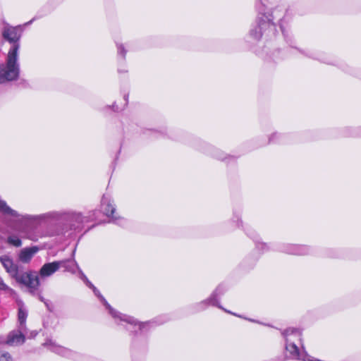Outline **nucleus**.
I'll list each match as a JSON object with an SVG mask.
<instances>
[{"label": "nucleus", "mask_w": 361, "mask_h": 361, "mask_svg": "<svg viewBox=\"0 0 361 361\" xmlns=\"http://www.w3.org/2000/svg\"><path fill=\"white\" fill-rule=\"evenodd\" d=\"M277 136H278V134H277L276 133H273V134L271 135V137H269V142H274V138L275 137H277Z\"/></svg>", "instance_id": "obj_24"}, {"label": "nucleus", "mask_w": 361, "mask_h": 361, "mask_svg": "<svg viewBox=\"0 0 361 361\" xmlns=\"http://www.w3.org/2000/svg\"><path fill=\"white\" fill-rule=\"evenodd\" d=\"M47 345H48L49 349L61 356L68 358H75L76 355L75 353H74L73 351L68 348H66L63 346L58 345L52 341H49V343H47Z\"/></svg>", "instance_id": "obj_10"}, {"label": "nucleus", "mask_w": 361, "mask_h": 361, "mask_svg": "<svg viewBox=\"0 0 361 361\" xmlns=\"http://www.w3.org/2000/svg\"><path fill=\"white\" fill-rule=\"evenodd\" d=\"M66 262L62 267H64L66 271H74V268H78L77 263L75 261L65 260Z\"/></svg>", "instance_id": "obj_18"}, {"label": "nucleus", "mask_w": 361, "mask_h": 361, "mask_svg": "<svg viewBox=\"0 0 361 361\" xmlns=\"http://www.w3.org/2000/svg\"><path fill=\"white\" fill-rule=\"evenodd\" d=\"M20 44L12 45L9 49L6 63L0 66V82H5L18 80L20 75V63L18 54Z\"/></svg>", "instance_id": "obj_1"}, {"label": "nucleus", "mask_w": 361, "mask_h": 361, "mask_svg": "<svg viewBox=\"0 0 361 361\" xmlns=\"http://www.w3.org/2000/svg\"><path fill=\"white\" fill-rule=\"evenodd\" d=\"M0 262L6 272L8 273L12 278L16 279L19 274L18 266L13 263L12 259L7 255H3L0 257Z\"/></svg>", "instance_id": "obj_9"}, {"label": "nucleus", "mask_w": 361, "mask_h": 361, "mask_svg": "<svg viewBox=\"0 0 361 361\" xmlns=\"http://www.w3.org/2000/svg\"><path fill=\"white\" fill-rule=\"evenodd\" d=\"M7 242L15 247H20L22 245L20 239L16 235L9 236L7 239Z\"/></svg>", "instance_id": "obj_17"}, {"label": "nucleus", "mask_w": 361, "mask_h": 361, "mask_svg": "<svg viewBox=\"0 0 361 361\" xmlns=\"http://www.w3.org/2000/svg\"><path fill=\"white\" fill-rule=\"evenodd\" d=\"M93 292L94 294L101 299L104 305L106 306V307L109 310V313L111 314V316L115 318L118 319L120 322H126L128 324L133 325L135 327L137 326V328L141 330L145 326H148L149 324V322H138L136 319H135L133 317L122 314L119 312H117L116 310H114L110 305L107 302V301L103 298V296L100 294L99 291L97 289L96 287H93L92 288ZM122 324L121 323H120Z\"/></svg>", "instance_id": "obj_3"}, {"label": "nucleus", "mask_w": 361, "mask_h": 361, "mask_svg": "<svg viewBox=\"0 0 361 361\" xmlns=\"http://www.w3.org/2000/svg\"><path fill=\"white\" fill-rule=\"evenodd\" d=\"M32 21H33V20H31L29 22H27L25 25H30V23H32Z\"/></svg>", "instance_id": "obj_26"}, {"label": "nucleus", "mask_w": 361, "mask_h": 361, "mask_svg": "<svg viewBox=\"0 0 361 361\" xmlns=\"http://www.w3.org/2000/svg\"><path fill=\"white\" fill-rule=\"evenodd\" d=\"M286 343L301 342L302 333L299 329L288 328L283 332Z\"/></svg>", "instance_id": "obj_12"}, {"label": "nucleus", "mask_w": 361, "mask_h": 361, "mask_svg": "<svg viewBox=\"0 0 361 361\" xmlns=\"http://www.w3.org/2000/svg\"><path fill=\"white\" fill-rule=\"evenodd\" d=\"M82 279L84 280V281L85 282V283L87 284V286H88L90 288H93V287H95L88 279L84 275L82 274Z\"/></svg>", "instance_id": "obj_23"}, {"label": "nucleus", "mask_w": 361, "mask_h": 361, "mask_svg": "<svg viewBox=\"0 0 361 361\" xmlns=\"http://www.w3.org/2000/svg\"><path fill=\"white\" fill-rule=\"evenodd\" d=\"M21 31L20 26L12 27L6 24L2 28V35L4 39L14 45L19 44L18 41L21 37Z\"/></svg>", "instance_id": "obj_6"}, {"label": "nucleus", "mask_w": 361, "mask_h": 361, "mask_svg": "<svg viewBox=\"0 0 361 361\" xmlns=\"http://www.w3.org/2000/svg\"><path fill=\"white\" fill-rule=\"evenodd\" d=\"M39 298L41 301H43V298L41 295H39Z\"/></svg>", "instance_id": "obj_27"}, {"label": "nucleus", "mask_w": 361, "mask_h": 361, "mask_svg": "<svg viewBox=\"0 0 361 361\" xmlns=\"http://www.w3.org/2000/svg\"><path fill=\"white\" fill-rule=\"evenodd\" d=\"M82 279L84 280V281L85 282V283L87 284V286H88L90 288H93V287H95L88 279L84 275L82 274Z\"/></svg>", "instance_id": "obj_22"}, {"label": "nucleus", "mask_w": 361, "mask_h": 361, "mask_svg": "<svg viewBox=\"0 0 361 361\" xmlns=\"http://www.w3.org/2000/svg\"><path fill=\"white\" fill-rule=\"evenodd\" d=\"M0 290L13 293L14 290L8 286H7L2 279H0Z\"/></svg>", "instance_id": "obj_19"}, {"label": "nucleus", "mask_w": 361, "mask_h": 361, "mask_svg": "<svg viewBox=\"0 0 361 361\" xmlns=\"http://www.w3.org/2000/svg\"><path fill=\"white\" fill-rule=\"evenodd\" d=\"M66 262V261H56L44 264L40 269V276L45 278L51 276L54 273L59 269L61 266H63Z\"/></svg>", "instance_id": "obj_8"}, {"label": "nucleus", "mask_w": 361, "mask_h": 361, "mask_svg": "<svg viewBox=\"0 0 361 361\" xmlns=\"http://www.w3.org/2000/svg\"><path fill=\"white\" fill-rule=\"evenodd\" d=\"M37 251V247L23 249L20 252L19 259L23 262H28Z\"/></svg>", "instance_id": "obj_15"}, {"label": "nucleus", "mask_w": 361, "mask_h": 361, "mask_svg": "<svg viewBox=\"0 0 361 361\" xmlns=\"http://www.w3.org/2000/svg\"><path fill=\"white\" fill-rule=\"evenodd\" d=\"M117 48L118 54L124 59L126 54V50L125 49V47L122 44H118Z\"/></svg>", "instance_id": "obj_21"}, {"label": "nucleus", "mask_w": 361, "mask_h": 361, "mask_svg": "<svg viewBox=\"0 0 361 361\" xmlns=\"http://www.w3.org/2000/svg\"><path fill=\"white\" fill-rule=\"evenodd\" d=\"M36 334H37V333H36V332H32V333H31V334H30V336H31V337H34V336H36Z\"/></svg>", "instance_id": "obj_25"}, {"label": "nucleus", "mask_w": 361, "mask_h": 361, "mask_svg": "<svg viewBox=\"0 0 361 361\" xmlns=\"http://www.w3.org/2000/svg\"><path fill=\"white\" fill-rule=\"evenodd\" d=\"M101 209L107 216H111L113 219H116V217L114 215L116 208L109 197L106 195L103 196L101 203Z\"/></svg>", "instance_id": "obj_11"}, {"label": "nucleus", "mask_w": 361, "mask_h": 361, "mask_svg": "<svg viewBox=\"0 0 361 361\" xmlns=\"http://www.w3.org/2000/svg\"><path fill=\"white\" fill-rule=\"evenodd\" d=\"M27 317V312L24 307L23 305H19L18 314V328L20 330H26V319Z\"/></svg>", "instance_id": "obj_16"}, {"label": "nucleus", "mask_w": 361, "mask_h": 361, "mask_svg": "<svg viewBox=\"0 0 361 361\" xmlns=\"http://www.w3.org/2000/svg\"><path fill=\"white\" fill-rule=\"evenodd\" d=\"M25 330H20L19 328L18 330H13L11 331L6 338V344L11 346H17L22 345L25 342L24 332Z\"/></svg>", "instance_id": "obj_7"}, {"label": "nucleus", "mask_w": 361, "mask_h": 361, "mask_svg": "<svg viewBox=\"0 0 361 361\" xmlns=\"http://www.w3.org/2000/svg\"><path fill=\"white\" fill-rule=\"evenodd\" d=\"M0 361H13V359L8 353H0Z\"/></svg>", "instance_id": "obj_20"}, {"label": "nucleus", "mask_w": 361, "mask_h": 361, "mask_svg": "<svg viewBox=\"0 0 361 361\" xmlns=\"http://www.w3.org/2000/svg\"><path fill=\"white\" fill-rule=\"evenodd\" d=\"M283 252L295 255H306L310 254V249L305 245H288L284 247Z\"/></svg>", "instance_id": "obj_13"}, {"label": "nucleus", "mask_w": 361, "mask_h": 361, "mask_svg": "<svg viewBox=\"0 0 361 361\" xmlns=\"http://www.w3.org/2000/svg\"><path fill=\"white\" fill-rule=\"evenodd\" d=\"M221 294L219 288H217L207 299L202 301L199 305L207 306L213 305L222 308L218 302V296Z\"/></svg>", "instance_id": "obj_14"}, {"label": "nucleus", "mask_w": 361, "mask_h": 361, "mask_svg": "<svg viewBox=\"0 0 361 361\" xmlns=\"http://www.w3.org/2000/svg\"><path fill=\"white\" fill-rule=\"evenodd\" d=\"M16 281L19 283L25 285L32 294L36 293L39 286L38 276L32 272L19 274L16 278Z\"/></svg>", "instance_id": "obj_5"}, {"label": "nucleus", "mask_w": 361, "mask_h": 361, "mask_svg": "<svg viewBox=\"0 0 361 361\" xmlns=\"http://www.w3.org/2000/svg\"><path fill=\"white\" fill-rule=\"evenodd\" d=\"M273 19L263 15L259 18L257 26L250 30V36L255 39H259L263 35H274L276 32V25Z\"/></svg>", "instance_id": "obj_4"}, {"label": "nucleus", "mask_w": 361, "mask_h": 361, "mask_svg": "<svg viewBox=\"0 0 361 361\" xmlns=\"http://www.w3.org/2000/svg\"><path fill=\"white\" fill-rule=\"evenodd\" d=\"M0 212L7 216L19 218L22 221H40L45 220L47 219H56L59 216V214L55 212H48L37 216L20 215L18 212L11 209L4 200H0Z\"/></svg>", "instance_id": "obj_2"}]
</instances>
